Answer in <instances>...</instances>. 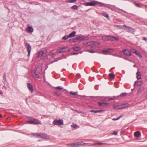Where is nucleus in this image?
Returning <instances> with one entry per match:
<instances>
[{
	"label": "nucleus",
	"instance_id": "f257e3e1",
	"mask_svg": "<svg viewBox=\"0 0 147 147\" xmlns=\"http://www.w3.org/2000/svg\"><path fill=\"white\" fill-rule=\"evenodd\" d=\"M26 122L30 123L31 124L36 125L37 124H40V121L37 119H35L34 118L33 119V120H30L27 121Z\"/></svg>",
	"mask_w": 147,
	"mask_h": 147
},
{
	"label": "nucleus",
	"instance_id": "f03ea898",
	"mask_svg": "<svg viewBox=\"0 0 147 147\" xmlns=\"http://www.w3.org/2000/svg\"><path fill=\"white\" fill-rule=\"evenodd\" d=\"M53 124L54 125H60L63 124V121L62 119L58 120L55 119L53 121Z\"/></svg>",
	"mask_w": 147,
	"mask_h": 147
},
{
	"label": "nucleus",
	"instance_id": "7ed1b4c3",
	"mask_svg": "<svg viewBox=\"0 0 147 147\" xmlns=\"http://www.w3.org/2000/svg\"><path fill=\"white\" fill-rule=\"evenodd\" d=\"M25 46L26 48L27 51L28 52L27 56L29 57L30 55L31 51V47L29 44L28 43H26L25 44Z\"/></svg>",
	"mask_w": 147,
	"mask_h": 147
},
{
	"label": "nucleus",
	"instance_id": "20e7f679",
	"mask_svg": "<svg viewBox=\"0 0 147 147\" xmlns=\"http://www.w3.org/2000/svg\"><path fill=\"white\" fill-rule=\"evenodd\" d=\"M49 138V136L45 133H40L39 138L48 139Z\"/></svg>",
	"mask_w": 147,
	"mask_h": 147
},
{
	"label": "nucleus",
	"instance_id": "39448f33",
	"mask_svg": "<svg viewBox=\"0 0 147 147\" xmlns=\"http://www.w3.org/2000/svg\"><path fill=\"white\" fill-rule=\"evenodd\" d=\"M125 29H124V30H125L128 32L131 33L133 32L134 31V28L131 27L127 26L125 27Z\"/></svg>",
	"mask_w": 147,
	"mask_h": 147
},
{
	"label": "nucleus",
	"instance_id": "423d86ee",
	"mask_svg": "<svg viewBox=\"0 0 147 147\" xmlns=\"http://www.w3.org/2000/svg\"><path fill=\"white\" fill-rule=\"evenodd\" d=\"M98 3L97 1H93L90 2H87L86 3V6H94L97 4V3Z\"/></svg>",
	"mask_w": 147,
	"mask_h": 147
},
{
	"label": "nucleus",
	"instance_id": "0eeeda50",
	"mask_svg": "<svg viewBox=\"0 0 147 147\" xmlns=\"http://www.w3.org/2000/svg\"><path fill=\"white\" fill-rule=\"evenodd\" d=\"M122 52L128 56H130L131 55V53L127 49H124L122 51Z\"/></svg>",
	"mask_w": 147,
	"mask_h": 147
},
{
	"label": "nucleus",
	"instance_id": "6e6552de",
	"mask_svg": "<svg viewBox=\"0 0 147 147\" xmlns=\"http://www.w3.org/2000/svg\"><path fill=\"white\" fill-rule=\"evenodd\" d=\"M47 53V51L46 49H44V51L42 50L40 51L38 53V56H42L43 54H46Z\"/></svg>",
	"mask_w": 147,
	"mask_h": 147
},
{
	"label": "nucleus",
	"instance_id": "1a4fd4ad",
	"mask_svg": "<svg viewBox=\"0 0 147 147\" xmlns=\"http://www.w3.org/2000/svg\"><path fill=\"white\" fill-rule=\"evenodd\" d=\"M98 104L99 105L104 107H106L109 105V104L108 103L102 102H98Z\"/></svg>",
	"mask_w": 147,
	"mask_h": 147
},
{
	"label": "nucleus",
	"instance_id": "9d476101",
	"mask_svg": "<svg viewBox=\"0 0 147 147\" xmlns=\"http://www.w3.org/2000/svg\"><path fill=\"white\" fill-rule=\"evenodd\" d=\"M68 49L67 48L64 47L60 49H59V53H62L63 52H66L70 51L69 49L67 50V49Z\"/></svg>",
	"mask_w": 147,
	"mask_h": 147
},
{
	"label": "nucleus",
	"instance_id": "9b49d317",
	"mask_svg": "<svg viewBox=\"0 0 147 147\" xmlns=\"http://www.w3.org/2000/svg\"><path fill=\"white\" fill-rule=\"evenodd\" d=\"M26 30L28 32H32L33 31V29L32 27L29 26L26 28Z\"/></svg>",
	"mask_w": 147,
	"mask_h": 147
},
{
	"label": "nucleus",
	"instance_id": "f8f14e48",
	"mask_svg": "<svg viewBox=\"0 0 147 147\" xmlns=\"http://www.w3.org/2000/svg\"><path fill=\"white\" fill-rule=\"evenodd\" d=\"M27 86L28 89L31 92H33L34 89L32 85L30 83H28L27 84Z\"/></svg>",
	"mask_w": 147,
	"mask_h": 147
},
{
	"label": "nucleus",
	"instance_id": "ddd939ff",
	"mask_svg": "<svg viewBox=\"0 0 147 147\" xmlns=\"http://www.w3.org/2000/svg\"><path fill=\"white\" fill-rule=\"evenodd\" d=\"M114 108L116 110H118L119 109H122V107L121 106V105H114L113 106Z\"/></svg>",
	"mask_w": 147,
	"mask_h": 147
},
{
	"label": "nucleus",
	"instance_id": "4468645a",
	"mask_svg": "<svg viewBox=\"0 0 147 147\" xmlns=\"http://www.w3.org/2000/svg\"><path fill=\"white\" fill-rule=\"evenodd\" d=\"M132 50L133 51H134V53H135L136 55H138L140 57L142 58V55H141L140 53L138 51H137L135 50L134 49H133Z\"/></svg>",
	"mask_w": 147,
	"mask_h": 147
},
{
	"label": "nucleus",
	"instance_id": "2eb2a0df",
	"mask_svg": "<svg viewBox=\"0 0 147 147\" xmlns=\"http://www.w3.org/2000/svg\"><path fill=\"white\" fill-rule=\"evenodd\" d=\"M134 135L135 137H138L140 136L141 134L140 131H137L134 133Z\"/></svg>",
	"mask_w": 147,
	"mask_h": 147
},
{
	"label": "nucleus",
	"instance_id": "dca6fc26",
	"mask_svg": "<svg viewBox=\"0 0 147 147\" xmlns=\"http://www.w3.org/2000/svg\"><path fill=\"white\" fill-rule=\"evenodd\" d=\"M38 74V72L37 69L35 71L34 73L33 74V76L36 78H38L39 77Z\"/></svg>",
	"mask_w": 147,
	"mask_h": 147
},
{
	"label": "nucleus",
	"instance_id": "f3484780",
	"mask_svg": "<svg viewBox=\"0 0 147 147\" xmlns=\"http://www.w3.org/2000/svg\"><path fill=\"white\" fill-rule=\"evenodd\" d=\"M76 32L75 31H73L69 35V38L74 37L75 36Z\"/></svg>",
	"mask_w": 147,
	"mask_h": 147
},
{
	"label": "nucleus",
	"instance_id": "a211bd4d",
	"mask_svg": "<svg viewBox=\"0 0 147 147\" xmlns=\"http://www.w3.org/2000/svg\"><path fill=\"white\" fill-rule=\"evenodd\" d=\"M110 40L112 41L119 40V38L118 37H115L113 36H111Z\"/></svg>",
	"mask_w": 147,
	"mask_h": 147
},
{
	"label": "nucleus",
	"instance_id": "6ab92c4d",
	"mask_svg": "<svg viewBox=\"0 0 147 147\" xmlns=\"http://www.w3.org/2000/svg\"><path fill=\"white\" fill-rule=\"evenodd\" d=\"M76 39L77 40H85L84 37L83 36H79L76 37Z\"/></svg>",
	"mask_w": 147,
	"mask_h": 147
},
{
	"label": "nucleus",
	"instance_id": "aec40b11",
	"mask_svg": "<svg viewBox=\"0 0 147 147\" xmlns=\"http://www.w3.org/2000/svg\"><path fill=\"white\" fill-rule=\"evenodd\" d=\"M31 135L34 136L39 138L40 133H32Z\"/></svg>",
	"mask_w": 147,
	"mask_h": 147
},
{
	"label": "nucleus",
	"instance_id": "412c9836",
	"mask_svg": "<svg viewBox=\"0 0 147 147\" xmlns=\"http://www.w3.org/2000/svg\"><path fill=\"white\" fill-rule=\"evenodd\" d=\"M137 78L138 79H140L141 77L139 71H138L136 73Z\"/></svg>",
	"mask_w": 147,
	"mask_h": 147
},
{
	"label": "nucleus",
	"instance_id": "4be33fe9",
	"mask_svg": "<svg viewBox=\"0 0 147 147\" xmlns=\"http://www.w3.org/2000/svg\"><path fill=\"white\" fill-rule=\"evenodd\" d=\"M82 142H75L76 147L82 146Z\"/></svg>",
	"mask_w": 147,
	"mask_h": 147
},
{
	"label": "nucleus",
	"instance_id": "5701e85b",
	"mask_svg": "<svg viewBox=\"0 0 147 147\" xmlns=\"http://www.w3.org/2000/svg\"><path fill=\"white\" fill-rule=\"evenodd\" d=\"M72 49L76 51H78L80 50V47H73Z\"/></svg>",
	"mask_w": 147,
	"mask_h": 147
},
{
	"label": "nucleus",
	"instance_id": "b1692460",
	"mask_svg": "<svg viewBox=\"0 0 147 147\" xmlns=\"http://www.w3.org/2000/svg\"><path fill=\"white\" fill-rule=\"evenodd\" d=\"M109 77L111 79H113L115 77V74H109Z\"/></svg>",
	"mask_w": 147,
	"mask_h": 147
},
{
	"label": "nucleus",
	"instance_id": "393cba45",
	"mask_svg": "<svg viewBox=\"0 0 147 147\" xmlns=\"http://www.w3.org/2000/svg\"><path fill=\"white\" fill-rule=\"evenodd\" d=\"M69 94L72 95H78V92L77 91L76 92L70 91L69 92Z\"/></svg>",
	"mask_w": 147,
	"mask_h": 147
},
{
	"label": "nucleus",
	"instance_id": "a878e982",
	"mask_svg": "<svg viewBox=\"0 0 147 147\" xmlns=\"http://www.w3.org/2000/svg\"><path fill=\"white\" fill-rule=\"evenodd\" d=\"M117 26L119 27V28L123 29L124 30V29H125V27H126V26L125 25H124L123 26H120L117 25Z\"/></svg>",
	"mask_w": 147,
	"mask_h": 147
},
{
	"label": "nucleus",
	"instance_id": "bb28decb",
	"mask_svg": "<svg viewBox=\"0 0 147 147\" xmlns=\"http://www.w3.org/2000/svg\"><path fill=\"white\" fill-rule=\"evenodd\" d=\"M121 105L122 107V109L127 107L128 106V104H124Z\"/></svg>",
	"mask_w": 147,
	"mask_h": 147
},
{
	"label": "nucleus",
	"instance_id": "cd10ccee",
	"mask_svg": "<svg viewBox=\"0 0 147 147\" xmlns=\"http://www.w3.org/2000/svg\"><path fill=\"white\" fill-rule=\"evenodd\" d=\"M76 1L77 0H67L66 2L69 3H74L76 2Z\"/></svg>",
	"mask_w": 147,
	"mask_h": 147
},
{
	"label": "nucleus",
	"instance_id": "c85d7f7f",
	"mask_svg": "<svg viewBox=\"0 0 147 147\" xmlns=\"http://www.w3.org/2000/svg\"><path fill=\"white\" fill-rule=\"evenodd\" d=\"M144 87H141L138 91V92H142L144 91Z\"/></svg>",
	"mask_w": 147,
	"mask_h": 147
},
{
	"label": "nucleus",
	"instance_id": "c756f323",
	"mask_svg": "<svg viewBox=\"0 0 147 147\" xmlns=\"http://www.w3.org/2000/svg\"><path fill=\"white\" fill-rule=\"evenodd\" d=\"M103 54H109L110 53V52L107 50H104L102 51Z\"/></svg>",
	"mask_w": 147,
	"mask_h": 147
},
{
	"label": "nucleus",
	"instance_id": "7c9ffc66",
	"mask_svg": "<svg viewBox=\"0 0 147 147\" xmlns=\"http://www.w3.org/2000/svg\"><path fill=\"white\" fill-rule=\"evenodd\" d=\"M67 145L68 146H70L71 147H76L75 143H71L70 144H67Z\"/></svg>",
	"mask_w": 147,
	"mask_h": 147
},
{
	"label": "nucleus",
	"instance_id": "2f4dec72",
	"mask_svg": "<svg viewBox=\"0 0 147 147\" xmlns=\"http://www.w3.org/2000/svg\"><path fill=\"white\" fill-rule=\"evenodd\" d=\"M91 44H92L93 45H95L96 44L97 45H99L100 43L98 42H96L95 41H92L91 42Z\"/></svg>",
	"mask_w": 147,
	"mask_h": 147
},
{
	"label": "nucleus",
	"instance_id": "473e14b6",
	"mask_svg": "<svg viewBox=\"0 0 147 147\" xmlns=\"http://www.w3.org/2000/svg\"><path fill=\"white\" fill-rule=\"evenodd\" d=\"M69 37L68 36H67L66 35H65L62 38V39L63 40H65L68 39Z\"/></svg>",
	"mask_w": 147,
	"mask_h": 147
},
{
	"label": "nucleus",
	"instance_id": "72a5a7b5",
	"mask_svg": "<svg viewBox=\"0 0 147 147\" xmlns=\"http://www.w3.org/2000/svg\"><path fill=\"white\" fill-rule=\"evenodd\" d=\"M71 8L77 10L78 9V7L76 5H74L71 7Z\"/></svg>",
	"mask_w": 147,
	"mask_h": 147
},
{
	"label": "nucleus",
	"instance_id": "f704fd0d",
	"mask_svg": "<svg viewBox=\"0 0 147 147\" xmlns=\"http://www.w3.org/2000/svg\"><path fill=\"white\" fill-rule=\"evenodd\" d=\"M55 88L57 90H61L63 89V88L61 86H57L55 87Z\"/></svg>",
	"mask_w": 147,
	"mask_h": 147
},
{
	"label": "nucleus",
	"instance_id": "c9c22d12",
	"mask_svg": "<svg viewBox=\"0 0 147 147\" xmlns=\"http://www.w3.org/2000/svg\"><path fill=\"white\" fill-rule=\"evenodd\" d=\"M102 15L103 16H104L105 17H106L107 18H108L109 17L107 13H103Z\"/></svg>",
	"mask_w": 147,
	"mask_h": 147
},
{
	"label": "nucleus",
	"instance_id": "e433bc0d",
	"mask_svg": "<svg viewBox=\"0 0 147 147\" xmlns=\"http://www.w3.org/2000/svg\"><path fill=\"white\" fill-rule=\"evenodd\" d=\"M135 5L137 7H140V4L139 3H134Z\"/></svg>",
	"mask_w": 147,
	"mask_h": 147
},
{
	"label": "nucleus",
	"instance_id": "4c0bfd02",
	"mask_svg": "<svg viewBox=\"0 0 147 147\" xmlns=\"http://www.w3.org/2000/svg\"><path fill=\"white\" fill-rule=\"evenodd\" d=\"M127 94L126 92L125 93H121L120 95H119V96H126Z\"/></svg>",
	"mask_w": 147,
	"mask_h": 147
},
{
	"label": "nucleus",
	"instance_id": "58836bf2",
	"mask_svg": "<svg viewBox=\"0 0 147 147\" xmlns=\"http://www.w3.org/2000/svg\"><path fill=\"white\" fill-rule=\"evenodd\" d=\"M77 126V124H74V123H73V125H71V127H74V128H76V127Z\"/></svg>",
	"mask_w": 147,
	"mask_h": 147
},
{
	"label": "nucleus",
	"instance_id": "ea45409f",
	"mask_svg": "<svg viewBox=\"0 0 147 147\" xmlns=\"http://www.w3.org/2000/svg\"><path fill=\"white\" fill-rule=\"evenodd\" d=\"M90 112L91 113H98V111H94L93 110H92L90 111Z\"/></svg>",
	"mask_w": 147,
	"mask_h": 147
},
{
	"label": "nucleus",
	"instance_id": "a19ab883",
	"mask_svg": "<svg viewBox=\"0 0 147 147\" xmlns=\"http://www.w3.org/2000/svg\"><path fill=\"white\" fill-rule=\"evenodd\" d=\"M88 52H89V53H94L96 52L95 51H94L93 50H88Z\"/></svg>",
	"mask_w": 147,
	"mask_h": 147
},
{
	"label": "nucleus",
	"instance_id": "79ce46f5",
	"mask_svg": "<svg viewBox=\"0 0 147 147\" xmlns=\"http://www.w3.org/2000/svg\"><path fill=\"white\" fill-rule=\"evenodd\" d=\"M122 117V116L121 115L119 117H118V118H117L116 119H113V120H115V121L119 119L120 118Z\"/></svg>",
	"mask_w": 147,
	"mask_h": 147
},
{
	"label": "nucleus",
	"instance_id": "37998d69",
	"mask_svg": "<svg viewBox=\"0 0 147 147\" xmlns=\"http://www.w3.org/2000/svg\"><path fill=\"white\" fill-rule=\"evenodd\" d=\"M105 144V143H96V144H95L101 146V145H102L103 144Z\"/></svg>",
	"mask_w": 147,
	"mask_h": 147
},
{
	"label": "nucleus",
	"instance_id": "c03bdc74",
	"mask_svg": "<svg viewBox=\"0 0 147 147\" xmlns=\"http://www.w3.org/2000/svg\"><path fill=\"white\" fill-rule=\"evenodd\" d=\"M102 39L103 40H107V36H104L102 37Z\"/></svg>",
	"mask_w": 147,
	"mask_h": 147
},
{
	"label": "nucleus",
	"instance_id": "a18cd8bd",
	"mask_svg": "<svg viewBox=\"0 0 147 147\" xmlns=\"http://www.w3.org/2000/svg\"><path fill=\"white\" fill-rule=\"evenodd\" d=\"M107 40H110L111 36H107Z\"/></svg>",
	"mask_w": 147,
	"mask_h": 147
},
{
	"label": "nucleus",
	"instance_id": "49530a36",
	"mask_svg": "<svg viewBox=\"0 0 147 147\" xmlns=\"http://www.w3.org/2000/svg\"><path fill=\"white\" fill-rule=\"evenodd\" d=\"M118 132L116 131H114L113 133L112 134L113 135H117Z\"/></svg>",
	"mask_w": 147,
	"mask_h": 147
},
{
	"label": "nucleus",
	"instance_id": "de8ad7c7",
	"mask_svg": "<svg viewBox=\"0 0 147 147\" xmlns=\"http://www.w3.org/2000/svg\"><path fill=\"white\" fill-rule=\"evenodd\" d=\"M142 82L141 81H138L137 83V85L138 86H140L141 85Z\"/></svg>",
	"mask_w": 147,
	"mask_h": 147
},
{
	"label": "nucleus",
	"instance_id": "09e8293b",
	"mask_svg": "<svg viewBox=\"0 0 147 147\" xmlns=\"http://www.w3.org/2000/svg\"><path fill=\"white\" fill-rule=\"evenodd\" d=\"M72 40H73V42H76L77 40H77V39H76V37L72 39Z\"/></svg>",
	"mask_w": 147,
	"mask_h": 147
},
{
	"label": "nucleus",
	"instance_id": "8fccbe9b",
	"mask_svg": "<svg viewBox=\"0 0 147 147\" xmlns=\"http://www.w3.org/2000/svg\"><path fill=\"white\" fill-rule=\"evenodd\" d=\"M55 94L56 95L59 96L60 95V94L58 92H55Z\"/></svg>",
	"mask_w": 147,
	"mask_h": 147
},
{
	"label": "nucleus",
	"instance_id": "3c124183",
	"mask_svg": "<svg viewBox=\"0 0 147 147\" xmlns=\"http://www.w3.org/2000/svg\"><path fill=\"white\" fill-rule=\"evenodd\" d=\"M99 5L101 6H104V4L102 3H99Z\"/></svg>",
	"mask_w": 147,
	"mask_h": 147
},
{
	"label": "nucleus",
	"instance_id": "603ef678",
	"mask_svg": "<svg viewBox=\"0 0 147 147\" xmlns=\"http://www.w3.org/2000/svg\"><path fill=\"white\" fill-rule=\"evenodd\" d=\"M78 54V53H71V55H77Z\"/></svg>",
	"mask_w": 147,
	"mask_h": 147
},
{
	"label": "nucleus",
	"instance_id": "864d4df0",
	"mask_svg": "<svg viewBox=\"0 0 147 147\" xmlns=\"http://www.w3.org/2000/svg\"><path fill=\"white\" fill-rule=\"evenodd\" d=\"M95 49V47H94L92 46L90 47V49L92 50H94Z\"/></svg>",
	"mask_w": 147,
	"mask_h": 147
},
{
	"label": "nucleus",
	"instance_id": "5fc2aeb1",
	"mask_svg": "<svg viewBox=\"0 0 147 147\" xmlns=\"http://www.w3.org/2000/svg\"><path fill=\"white\" fill-rule=\"evenodd\" d=\"M113 100V98H108V100L109 101H111L112 100Z\"/></svg>",
	"mask_w": 147,
	"mask_h": 147
},
{
	"label": "nucleus",
	"instance_id": "6e6d98bb",
	"mask_svg": "<svg viewBox=\"0 0 147 147\" xmlns=\"http://www.w3.org/2000/svg\"><path fill=\"white\" fill-rule=\"evenodd\" d=\"M88 42H84L83 43V45H86L88 44Z\"/></svg>",
	"mask_w": 147,
	"mask_h": 147
},
{
	"label": "nucleus",
	"instance_id": "4d7b16f0",
	"mask_svg": "<svg viewBox=\"0 0 147 147\" xmlns=\"http://www.w3.org/2000/svg\"><path fill=\"white\" fill-rule=\"evenodd\" d=\"M104 111L102 110H98V113L100 112H104Z\"/></svg>",
	"mask_w": 147,
	"mask_h": 147
},
{
	"label": "nucleus",
	"instance_id": "13d9d810",
	"mask_svg": "<svg viewBox=\"0 0 147 147\" xmlns=\"http://www.w3.org/2000/svg\"><path fill=\"white\" fill-rule=\"evenodd\" d=\"M82 146H84V145H86V144H87L85 143H84L83 142H82Z\"/></svg>",
	"mask_w": 147,
	"mask_h": 147
},
{
	"label": "nucleus",
	"instance_id": "bf43d9fd",
	"mask_svg": "<svg viewBox=\"0 0 147 147\" xmlns=\"http://www.w3.org/2000/svg\"><path fill=\"white\" fill-rule=\"evenodd\" d=\"M69 42L70 43H71V42H73L72 39L69 40Z\"/></svg>",
	"mask_w": 147,
	"mask_h": 147
},
{
	"label": "nucleus",
	"instance_id": "052dcab7",
	"mask_svg": "<svg viewBox=\"0 0 147 147\" xmlns=\"http://www.w3.org/2000/svg\"><path fill=\"white\" fill-rule=\"evenodd\" d=\"M143 39L145 41H146L147 40L146 38L145 37H144L143 38Z\"/></svg>",
	"mask_w": 147,
	"mask_h": 147
},
{
	"label": "nucleus",
	"instance_id": "680f3d73",
	"mask_svg": "<svg viewBox=\"0 0 147 147\" xmlns=\"http://www.w3.org/2000/svg\"><path fill=\"white\" fill-rule=\"evenodd\" d=\"M2 94V92L0 90V94Z\"/></svg>",
	"mask_w": 147,
	"mask_h": 147
},
{
	"label": "nucleus",
	"instance_id": "e2e57ef3",
	"mask_svg": "<svg viewBox=\"0 0 147 147\" xmlns=\"http://www.w3.org/2000/svg\"><path fill=\"white\" fill-rule=\"evenodd\" d=\"M2 117V115L1 114H0V118H1Z\"/></svg>",
	"mask_w": 147,
	"mask_h": 147
},
{
	"label": "nucleus",
	"instance_id": "0e129e2a",
	"mask_svg": "<svg viewBox=\"0 0 147 147\" xmlns=\"http://www.w3.org/2000/svg\"><path fill=\"white\" fill-rule=\"evenodd\" d=\"M132 49H131V52H133V53H134V51H133V50H132Z\"/></svg>",
	"mask_w": 147,
	"mask_h": 147
},
{
	"label": "nucleus",
	"instance_id": "69168bd1",
	"mask_svg": "<svg viewBox=\"0 0 147 147\" xmlns=\"http://www.w3.org/2000/svg\"><path fill=\"white\" fill-rule=\"evenodd\" d=\"M3 79L4 80V79H5H5H6V78H5H5H3Z\"/></svg>",
	"mask_w": 147,
	"mask_h": 147
},
{
	"label": "nucleus",
	"instance_id": "338daca9",
	"mask_svg": "<svg viewBox=\"0 0 147 147\" xmlns=\"http://www.w3.org/2000/svg\"><path fill=\"white\" fill-rule=\"evenodd\" d=\"M115 68V67H113V68H112V69H114Z\"/></svg>",
	"mask_w": 147,
	"mask_h": 147
}]
</instances>
